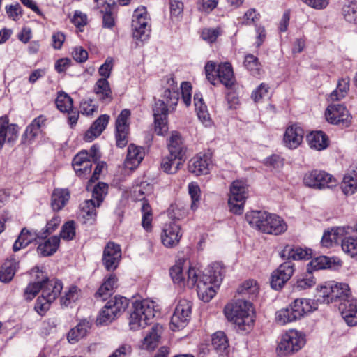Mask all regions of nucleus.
Returning <instances> with one entry per match:
<instances>
[{
    "label": "nucleus",
    "instance_id": "nucleus-24",
    "mask_svg": "<svg viewBox=\"0 0 357 357\" xmlns=\"http://www.w3.org/2000/svg\"><path fill=\"white\" fill-rule=\"evenodd\" d=\"M92 162L89 152L83 150L74 157L72 165L78 176L84 177L91 174Z\"/></svg>",
    "mask_w": 357,
    "mask_h": 357
},
{
    "label": "nucleus",
    "instance_id": "nucleus-29",
    "mask_svg": "<svg viewBox=\"0 0 357 357\" xmlns=\"http://www.w3.org/2000/svg\"><path fill=\"white\" fill-rule=\"evenodd\" d=\"M109 116L107 114H102L100 116L86 132L84 136V140L85 142H91L100 136L106 128L109 123Z\"/></svg>",
    "mask_w": 357,
    "mask_h": 357
},
{
    "label": "nucleus",
    "instance_id": "nucleus-40",
    "mask_svg": "<svg viewBox=\"0 0 357 357\" xmlns=\"http://www.w3.org/2000/svg\"><path fill=\"white\" fill-rule=\"evenodd\" d=\"M142 226L146 232H151L153 230V213L152 207L148 200L142 203Z\"/></svg>",
    "mask_w": 357,
    "mask_h": 357
},
{
    "label": "nucleus",
    "instance_id": "nucleus-49",
    "mask_svg": "<svg viewBox=\"0 0 357 357\" xmlns=\"http://www.w3.org/2000/svg\"><path fill=\"white\" fill-rule=\"evenodd\" d=\"M81 296V289L76 285H71L65 293V295L61 298V303L64 306H68L70 303L77 301Z\"/></svg>",
    "mask_w": 357,
    "mask_h": 357
},
{
    "label": "nucleus",
    "instance_id": "nucleus-35",
    "mask_svg": "<svg viewBox=\"0 0 357 357\" xmlns=\"http://www.w3.org/2000/svg\"><path fill=\"white\" fill-rule=\"evenodd\" d=\"M59 244L60 238L57 236H53L40 243L37 248V252L43 257L50 256L56 252Z\"/></svg>",
    "mask_w": 357,
    "mask_h": 357
},
{
    "label": "nucleus",
    "instance_id": "nucleus-3",
    "mask_svg": "<svg viewBox=\"0 0 357 357\" xmlns=\"http://www.w3.org/2000/svg\"><path fill=\"white\" fill-rule=\"evenodd\" d=\"M222 281V274L220 268L207 274H201L198 270V277L196 282L197 291L199 298L204 302H209L216 294V291Z\"/></svg>",
    "mask_w": 357,
    "mask_h": 357
},
{
    "label": "nucleus",
    "instance_id": "nucleus-39",
    "mask_svg": "<svg viewBox=\"0 0 357 357\" xmlns=\"http://www.w3.org/2000/svg\"><path fill=\"white\" fill-rule=\"evenodd\" d=\"M62 289V282L60 280L52 279L43 287L42 294L46 296L50 301H54L60 295Z\"/></svg>",
    "mask_w": 357,
    "mask_h": 357
},
{
    "label": "nucleus",
    "instance_id": "nucleus-57",
    "mask_svg": "<svg viewBox=\"0 0 357 357\" xmlns=\"http://www.w3.org/2000/svg\"><path fill=\"white\" fill-rule=\"evenodd\" d=\"M116 317V314L112 309L107 307L105 305L100 310L98 317L96 319L97 324H107L113 321Z\"/></svg>",
    "mask_w": 357,
    "mask_h": 357
},
{
    "label": "nucleus",
    "instance_id": "nucleus-55",
    "mask_svg": "<svg viewBox=\"0 0 357 357\" xmlns=\"http://www.w3.org/2000/svg\"><path fill=\"white\" fill-rule=\"evenodd\" d=\"M30 275L33 279L34 283H38L39 286L43 287L50 280H49L47 273L38 266H35L30 271Z\"/></svg>",
    "mask_w": 357,
    "mask_h": 357
},
{
    "label": "nucleus",
    "instance_id": "nucleus-28",
    "mask_svg": "<svg viewBox=\"0 0 357 357\" xmlns=\"http://www.w3.org/2000/svg\"><path fill=\"white\" fill-rule=\"evenodd\" d=\"M169 153L185 160L186 149L183 144L181 134L177 131H173L167 142Z\"/></svg>",
    "mask_w": 357,
    "mask_h": 357
},
{
    "label": "nucleus",
    "instance_id": "nucleus-9",
    "mask_svg": "<svg viewBox=\"0 0 357 357\" xmlns=\"http://www.w3.org/2000/svg\"><path fill=\"white\" fill-rule=\"evenodd\" d=\"M303 183L314 189L330 188L337 185V179L329 173L320 169H313L304 174Z\"/></svg>",
    "mask_w": 357,
    "mask_h": 357
},
{
    "label": "nucleus",
    "instance_id": "nucleus-51",
    "mask_svg": "<svg viewBox=\"0 0 357 357\" xmlns=\"http://www.w3.org/2000/svg\"><path fill=\"white\" fill-rule=\"evenodd\" d=\"M130 116L131 112L129 109H123L116 119L115 130H130Z\"/></svg>",
    "mask_w": 357,
    "mask_h": 357
},
{
    "label": "nucleus",
    "instance_id": "nucleus-22",
    "mask_svg": "<svg viewBox=\"0 0 357 357\" xmlns=\"http://www.w3.org/2000/svg\"><path fill=\"white\" fill-rule=\"evenodd\" d=\"M339 310L346 323L351 326L357 324V305L356 301L351 294L350 298H345L339 303Z\"/></svg>",
    "mask_w": 357,
    "mask_h": 357
},
{
    "label": "nucleus",
    "instance_id": "nucleus-23",
    "mask_svg": "<svg viewBox=\"0 0 357 357\" xmlns=\"http://www.w3.org/2000/svg\"><path fill=\"white\" fill-rule=\"evenodd\" d=\"M304 137L303 129L297 124L287 126L283 136V143L289 149L298 148L302 143Z\"/></svg>",
    "mask_w": 357,
    "mask_h": 357
},
{
    "label": "nucleus",
    "instance_id": "nucleus-58",
    "mask_svg": "<svg viewBox=\"0 0 357 357\" xmlns=\"http://www.w3.org/2000/svg\"><path fill=\"white\" fill-rule=\"evenodd\" d=\"M275 320L278 324L284 325L289 322L296 321V319L289 307L279 310L276 314Z\"/></svg>",
    "mask_w": 357,
    "mask_h": 357
},
{
    "label": "nucleus",
    "instance_id": "nucleus-50",
    "mask_svg": "<svg viewBox=\"0 0 357 357\" xmlns=\"http://www.w3.org/2000/svg\"><path fill=\"white\" fill-rule=\"evenodd\" d=\"M56 107L62 112H69L73 109V99L67 93L59 92L55 100Z\"/></svg>",
    "mask_w": 357,
    "mask_h": 357
},
{
    "label": "nucleus",
    "instance_id": "nucleus-31",
    "mask_svg": "<svg viewBox=\"0 0 357 357\" xmlns=\"http://www.w3.org/2000/svg\"><path fill=\"white\" fill-rule=\"evenodd\" d=\"M349 227H335L326 231L323 235L321 243L323 247L331 248L338 242L344 235L349 234Z\"/></svg>",
    "mask_w": 357,
    "mask_h": 357
},
{
    "label": "nucleus",
    "instance_id": "nucleus-54",
    "mask_svg": "<svg viewBox=\"0 0 357 357\" xmlns=\"http://www.w3.org/2000/svg\"><path fill=\"white\" fill-rule=\"evenodd\" d=\"M222 33V31L220 27L204 28L202 30L201 38L208 43H213Z\"/></svg>",
    "mask_w": 357,
    "mask_h": 357
},
{
    "label": "nucleus",
    "instance_id": "nucleus-43",
    "mask_svg": "<svg viewBox=\"0 0 357 357\" xmlns=\"http://www.w3.org/2000/svg\"><path fill=\"white\" fill-rule=\"evenodd\" d=\"M16 271V262L14 259L6 260L0 269V280L3 282H10Z\"/></svg>",
    "mask_w": 357,
    "mask_h": 357
},
{
    "label": "nucleus",
    "instance_id": "nucleus-18",
    "mask_svg": "<svg viewBox=\"0 0 357 357\" xmlns=\"http://www.w3.org/2000/svg\"><path fill=\"white\" fill-rule=\"evenodd\" d=\"M294 272V264L289 261L280 264L273 272L271 285L275 289H281L284 284L291 278Z\"/></svg>",
    "mask_w": 357,
    "mask_h": 357
},
{
    "label": "nucleus",
    "instance_id": "nucleus-48",
    "mask_svg": "<svg viewBox=\"0 0 357 357\" xmlns=\"http://www.w3.org/2000/svg\"><path fill=\"white\" fill-rule=\"evenodd\" d=\"M357 188L356 174L353 172L351 174L345 175L341 183V188L345 195H352Z\"/></svg>",
    "mask_w": 357,
    "mask_h": 357
},
{
    "label": "nucleus",
    "instance_id": "nucleus-52",
    "mask_svg": "<svg viewBox=\"0 0 357 357\" xmlns=\"http://www.w3.org/2000/svg\"><path fill=\"white\" fill-rule=\"evenodd\" d=\"M342 14L347 21L357 23V1H353L344 4Z\"/></svg>",
    "mask_w": 357,
    "mask_h": 357
},
{
    "label": "nucleus",
    "instance_id": "nucleus-8",
    "mask_svg": "<svg viewBox=\"0 0 357 357\" xmlns=\"http://www.w3.org/2000/svg\"><path fill=\"white\" fill-rule=\"evenodd\" d=\"M248 185L241 180H236L232 182L230 186V194L228 204L230 211L234 214H242L243 212L244 204L248 197Z\"/></svg>",
    "mask_w": 357,
    "mask_h": 357
},
{
    "label": "nucleus",
    "instance_id": "nucleus-21",
    "mask_svg": "<svg viewBox=\"0 0 357 357\" xmlns=\"http://www.w3.org/2000/svg\"><path fill=\"white\" fill-rule=\"evenodd\" d=\"M98 8L102 14V26L112 29L115 25L116 5L112 0H96Z\"/></svg>",
    "mask_w": 357,
    "mask_h": 357
},
{
    "label": "nucleus",
    "instance_id": "nucleus-15",
    "mask_svg": "<svg viewBox=\"0 0 357 357\" xmlns=\"http://www.w3.org/2000/svg\"><path fill=\"white\" fill-rule=\"evenodd\" d=\"M121 259V249L119 244L109 241L105 245L102 254V264L108 271L117 268Z\"/></svg>",
    "mask_w": 357,
    "mask_h": 357
},
{
    "label": "nucleus",
    "instance_id": "nucleus-13",
    "mask_svg": "<svg viewBox=\"0 0 357 357\" xmlns=\"http://www.w3.org/2000/svg\"><path fill=\"white\" fill-rule=\"evenodd\" d=\"M149 18L146 8L144 6L137 8L132 15V27L133 36L137 39L145 40L149 35Z\"/></svg>",
    "mask_w": 357,
    "mask_h": 357
},
{
    "label": "nucleus",
    "instance_id": "nucleus-42",
    "mask_svg": "<svg viewBox=\"0 0 357 357\" xmlns=\"http://www.w3.org/2000/svg\"><path fill=\"white\" fill-rule=\"evenodd\" d=\"M128 300L123 296H114L110 299L106 305L107 307L112 309L116 314L117 317L121 315L128 306Z\"/></svg>",
    "mask_w": 357,
    "mask_h": 357
},
{
    "label": "nucleus",
    "instance_id": "nucleus-32",
    "mask_svg": "<svg viewBox=\"0 0 357 357\" xmlns=\"http://www.w3.org/2000/svg\"><path fill=\"white\" fill-rule=\"evenodd\" d=\"M93 92L102 102L109 103L113 99L109 83L105 78H100L96 82Z\"/></svg>",
    "mask_w": 357,
    "mask_h": 357
},
{
    "label": "nucleus",
    "instance_id": "nucleus-41",
    "mask_svg": "<svg viewBox=\"0 0 357 357\" xmlns=\"http://www.w3.org/2000/svg\"><path fill=\"white\" fill-rule=\"evenodd\" d=\"M36 234L29 231L26 228L22 229L17 239L15 241L13 249L14 252H17L22 248L29 245L33 241L36 239Z\"/></svg>",
    "mask_w": 357,
    "mask_h": 357
},
{
    "label": "nucleus",
    "instance_id": "nucleus-60",
    "mask_svg": "<svg viewBox=\"0 0 357 357\" xmlns=\"http://www.w3.org/2000/svg\"><path fill=\"white\" fill-rule=\"evenodd\" d=\"M188 191L192 199L191 208L195 210L198 208L200 201V188L196 183H191L188 185Z\"/></svg>",
    "mask_w": 357,
    "mask_h": 357
},
{
    "label": "nucleus",
    "instance_id": "nucleus-46",
    "mask_svg": "<svg viewBox=\"0 0 357 357\" xmlns=\"http://www.w3.org/2000/svg\"><path fill=\"white\" fill-rule=\"evenodd\" d=\"M211 345L218 352H223L229 347L227 335L222 331H217L211 338Z\"/></svg>",
    "mask_w": 357,
    "mask_h": 357
},
{
    "label": "nucleus",
    "instance_id": "nucleus-59",
    "mask_svg": "<svg viewBox=\"0 0 357 357\" xmlns=\"http://www.w3.org/2000/svg\"><path fill=\"white\" fill-rule=\"evenodd\" d=\"M108 185L105 183H98L93 188V198L97 202V206H100L107 193Z\"/></svg>",
    "mask_w": 357,
    "mask_h": 357
},
{
    "label": "nucleus",
    "instance_id": "nucleus-11",
    "mask_svg": "<svg viewBox=\"0 0 357 357\" xmlns=\"http://www.w3.org/2000/svg\"><path fill=\"white\" fill-rule=\"evenodd\" d=\"M192 303L187 299H181L171 318L170 328L172 331H178L188 324L192 313Z\"/></svg>",
    "mask_w": 357,
    "mask_h": 357
},
{
    "label": "nucleus",
    "instance_id": "nucleus-2",
    "mask_svg": "<svg viewBox=\"0 0 357 357\" xmlns=\"http://www.w3.org/2000/svg\"><path fill=\"white\" fill-rule=\"evenodd\" d=\"M245 218L250 225L266 234L279 235L287 229L281 218L265 211H251L246 214Z\"/></svg>",
    "mask_w": 357,
    "mask_h": 357
},
{
    "label": "nucleus",
    "instance_id": "nucleus-16",
    "mask_svg": "<svg viewBox=\"0 0 357 357\" xmlns=\"http://www.w3.org/2000/svg\"><path fill=\"white\" fill-rule=\"evenodd\" d=\"M182 236L181 226L174 220L164 226L160 235L161 242L166 248H172L178 245Z\"/></svg>",
    "mask_w": 357,
    "mask_h": 357
},
{
    "label": "nucleus",
    "instance_id": "nucleus-12",
    "mask_svg": "<svg viewBox=\"0 0 357 357\" xmlns=\"http://www.w3.org/2000/svg\"><path fill=\"white\" fill-rule=\"evenodd\" d=\"M175 109H172L164 100H158L155 101L153 107V112L154 116V130L158 135H165L169 130L167 114L172 112Z\"/></svg>",
    "mask_w": 357,
    "mask_h": 357
},
{
    "label": "nucleus",
    "instance_id": "nucleus-53",
    "mask_svg": "<svg viewBox=\"0 0 357 357\" xmlns=\"http://www.w3.org/2000/svg\"><path fill=\"white\" fill-rule=\"evenodd\" d=\"M97 202L94 199L85 200L81 206L83 217L87 220L96 216Z\"/></svg>",
    "mask_w": 357,
    "mask_h": 357
},
{
    "label": "nucleus",
    "instance_id": "nucleus-34",
    "mask_svg": "<svg viewBox=\"0 0 357 357\" xmlns=\"http://www.w3.org/2000/svg\"><path fill=\"white\" fill-rule=\"evenodd\" d=\"M70 197L68 189L56 188L54 190L51 197V206L54 211L61 210L68 203Z\"/></svg>",
    "mask_w": 357,
    "mask_h": 357
},
{
    "label": "nucleus",
    "instance_id": "nucleus-62",
    "mask_svg": "<svg viewBox=\"0 0 357 357\" xmlns=\"http://www.w3.org/2000/svg\"><path fill=\"white\" fill-rule=\"evenodd\" d=\"M80 112L86 116H92L98 111V105L93 103L92 99L83 100L80 103Z\"/></svg>",
    "mask_w": 357,
    "mask_h": 357
},
{
    "label": "nucleus",
    "instance_id": "nucleus-27",
    "mask_svg": "<svg viewBox=\"0 0 357 357\" xmlns=\"http://www.w3.org/2000/svg\"><path fill=\"white\" fill-rule=\"evenodd\" d=\"M311 255V250L303 249L301 247L290 245H286L280 252V256L287 260L309 259Z\"/></svg>",
    "mask_w": 357,
    "mask_h": 357
},
{
    "label": "nucleus",
    "instance_id": "nucleus-17",
    "mask_svg": "<svg viewBox=\"0 0 357 357\" xmlns=\"http://www.w3.org/2000/svg\"><path fill=\"white\" fill-rule=\"evenodd\" d=\"M211 166L212 154L211 153H199L188 162L189 172L196 176L208 174Z\"/></svg>",
    "mask_w": 357,
    "mask_h": 357
},
{
    "label": "nucleus",
    "instance_id": "nucleus-25",
    "mask_svg": "<svg viewBox=\"0 0 357 357\" xmlns=\"http://www.w3.org/2000/svg\"><path fill=\"white\" fill-rule=\"evenodd\" d=\"M144 157V149L141 146L130 144L128 146L127 155L123 163L125 169H135L139 165Z\"/></svg>",
    "mask_w": 357,
    "mask_h": 357
},
{
    "label": "nucleus",
    "instance_id": "nucleus-47",
    "mask_svg": "<svg viewBox=\"0 0 357 357\" xmlns=\"http://www.w3.org/2000/svg\"><path fill=\"white\" fill-rule=\"evenodd\" d=\"M152 191V185L149 183H142L140 185L134 188L132 192V197L135 202L143 203L144 200H147L146 196L151 195Z\"/></svg>",
    "mask_w": 357,
    "mask_h": 357
},
{
    "label": "nucleus",
    "instance_id": "nucleus-64",
    "mask_svg": "<svg viewBox=\"0 0 357 357\" xmlns=\"http://www.w3.org/2000/svg\"><path fill=\"white\" fill-rule=\"evenodd\" d=\"M53 301H50L46 296L42 294L37 298L34 308L40 315L43 316L49 310L50 304Z\"/></svg>",
    "mask_w": 357,
    "mask_h": 357
},
{
    "label": "nucleus",
    "instance_id": "nucleus-45",
    "mask_svg": "<svg viewBox=\"0 0 357 357\" xmlns=\"http://www.w3.org/2000/svg\"><path fill=\"white\" fill-rule=\"evenodd\" d=\"M342 250L352 257H357V236H344L342 240Z\"/></svg>",
    "mask_w": 357,
    "mask_h": 357
},
{
    "label": "nucleus",
    "instance_id": "nucleus-61",
    "mask_svg": "<svg viewBox=\"0 0 357 357\" xmlns=\"http://www.w3.org/2000/svg\"><path fill=\"white\" fill-rule=\"evenodd\" d=\"M259 287L257 282L253 280H249L243 282L238 288V293L242 294H250L254 296L258 292Z\"/></svg>",
    "mask_w": 357,
    "mask_h": 357
},
{
    "label": "nucleus",
    "instance_id": "nucleus-20",
    "mask_svg": "<svg viewBox=\"0 0 357 357\" xmlns=\"http://www.w3.org/2000/svg\"><path fill=\"white\" fill-rule=\"evenodd\" d=\"M165 82L163 86L164 93L162 100L172 109H176V107L178 102V93L177 83L174 80L172 75L166 76L163 79Z\"/></svg>",
    "mask_w": 357,
    "mask_h": 357
},
{
    "label": "nucleus",
    "instance_id": "nucleus-36",
    "mask_svg": "<svg viewBox=\"0 0 357 357\" xmlns=\"http://www.w3.org/2000/svg\"><path fill=\"white\" fill-rule=\"evenodd\" d=\"M185 160L169 154L162 158L160 163L161 169L167 174H176L183 165Z\"/></svg>",
    "mask_w": 357,
    "mask_h": 357
},
{
    "label": "nucleus",
    "instance_id": "nucleus-38",
    "mask_svg": "<svg viewBox=\"0 0 357 357\" xmlns=\"http://www.w3.org/2000/svg\"><path fill=\"white\" fill-rule=\"evenodd\" d=\"M162 327L157 325L153 326L149 334L144 337L143 347L147 350L155 349L160 342Z\"/></svg>",
    "mask_w": 357,
    "mask_h": 357
},
{
    "label": "nucleus",
    "instance_id": "nucleus-63",
    "mask_svg": "<svg viewBox=\"0 0 357 357\" xmlns=\"http://www.w3.org/2000/svg\"><path fill=\"white\" fill-rule=\"evenodd\" d=\"M61 237L66 241L73 239L75 236V223L74 221H68L65 223L60 233Z\"/></svg>",
    "mask_w": 357,
    "mask_h": 357
},
{
    "label": "nucleus",
    "instance_id": "nucleus-4",
    "mask_svg": "<svg viewBox=\"0 0 357 357\" xmlns=\"http://www.w3.org/2000/svg\"><path fill=\"white\" fill-rule=\"evenodd\" d=\"M154 302L149 300L136 301L132 304V310L129 318V326L131 330L144 328L155 317Z\"/></svg>",
    "mask_w": 357,
    "mask_h": 357
},
{
    "label": "nucleus",
    "instance_id": "nucleus-37",
    "mask_svg": "<svg viewBox=\"0 0 357 357\" xmlns=\"http://www.w3.org/2000/svg\"><path fill=\"white\" fill-rule=\"evenodd\" d=\"M308 144L311 148L321 151L328 146V138L322 131L312 132L307 137Z\"/></svg>",
    "mask_w": 357,
    "mask_h": 357
},
{
    "label": "nucleus",
    "instance_id": "nucleus-26",
    "mask_svg": "<svg viewBox=\"0 0 357 357\" xmlns=\"http://www.w3.org/2000/svg\"><path fill=\"white\" fill-rule=\"evenodd\" d=\"M290 309L296 319L317 309V303L314 301L305 298H297L291 304Z\"/></svg>",
    "mask_w": 357,
    "mask_h": 357
},
{
    "label": "nucleus",
    "instance_id": "nucleus-14",
    "mask_svg": "<svg viewBox=\"0 0 357 357\" xmlns=\"http://www.w3.org/2000/svg\"><path fill=\"white\" fill-rule=\"evenodd\" d=\"M326 120L335 125L347 127L351 123V116L347 108L340 104L329 105L325 112Z\"/></svg>",
    "mask_w": 357,
    "mask_h": 357
},
{
    "label": "nucleus",
    "instance_id": "nucleus-44",
    "mask_svg": "<svg viewBox=\"0 0 357 357\" xmlns=\"http://www.w3.org/2000/svg\"><path fill=\"white\" fill-rule=\"evenodd\" d=\"M243 65L252 75L256 76L261 74L262 66L258 58L252 54H248L245 56Z\"/></svg>",
    "mask_w": 357,
    "mask_h": 357
},
{
    "label": "nucleus",
    "instance_id": "nucleus-6",
    "mask_svg": "<svg viewBox=\"0 0 357 357\" xmlns=\"http://www.w3.org/2000/svg\"><path fill=\"white\" fill-rule=\"evenodd\" d=\"M185 260L179 259L176 264L169 269L170 276L174 284L180 287H193L197 280L198 270L189 268L184 271Z\"/></svg>",
    "mask_w": 357,
    "mask_h": 357
},
{
    "label": "nucleus",
    "instance_id": "nucleus-33",
    "mask_svg": "<svg viewBox=\"0 0 357 357\" xmlns=\"http://www.w3.org/2000/svg\"><path fill=\"white\" fill-rule=\"evenodd\" d=\"M91 326V324L89 321L85 319L82 320L75 327L71 328L68 333V341L71 344L77 342L86 335Z\"/></svg>",
    "mask_w": 357,
    "mask_h": 357
},
{
    "label": "nucleus",
    "instance_id": "nucleus-10",
    "mask_svg": "<svg viewBox=\"0 0 357 357\" xmlns=\"http://www.w3.org/2000/svg\"><path fill=\"white\" fill-rule=\"evenodd\" d=\"M305 344V339L298 331L291 330L282 335L277 351L280 356H287L300 350Z\"/></svg>",
    "mask_w": 357,
    "mask_h": 357
},
{
    "label": "nucleus",
    "instance_id": "nucleus-1",
    "mask_svg": "<svg viewBox=\"0 0 357 357\" xmlns=\"http://www.w3.org/2000/svg\"><path fill=\"white\" fill-rule=\"evenodd\" d=\"M224 314L229 321L236 324L241 330L250 329L255 321L253 306L250 302L244 300L226 305Z\"/></svg>",
    "mask_w": 357,
    "mask_h": 357
},
{
    "label": "nucleus",
    "instance_id": "nucleus-30",
    "mask_svg": "<svg viewBox=\"0 0 357 357\" xmlns=\"http://www.w3.org/2000/svg\"><path fill=\"white\" fill-rule=\"evenodd\" d=\"M117 282L118 278L115 274L111 273L105 276L102 284L96 292L95 297L96 298L106 300L107 297L113 294L114 289L117 288Z\"/></svg>",
    "mask_w": 357,
    "mask_h": 357
},
{
    "label": "nucleus",
    "instance_id": "nucleus-19",
    "mask_svg": "<svg viewBox=\"0 0 357 357\" xmlns=\"http://www.w3.org/2000/svg\"><path fill=\"white\" fill-rule=\"evenodd\" d=\"M18 132L17 125L10 123L7 116L0 117V150L6 142L14 143L18 137Z\"/></svg>",
    "mask_w": 357,
    "mask_h": 357
},
{
    "label": "nucleus",
    "instance_id": "nucleus-5",
    "mask_svg": "<svg viewBox=\"0 0 357 357\" xmlns=\"http://www.w3.org/2000/svg\"><path fill=\"white\" fill-rule=\"evenodd\" d=\"M205 73L207 79L213 85L220 82L230 89L236 82L231 64L229 62L221 63L217 67L215 62L208 61L205 66Z\"/></svg>",
    "mask_w": 357,
    "mask_h": 357
},
{
    "label": "nucleus",
    "instance_id": "nucleus-56",
    "mask_svg": "<svg viewBox=\"0 0 357 357\" xmlns=\"http://www.w3.org/2000/svg\"><path fill=\"white\" fill-rule=\"evenodd\" d=\"M331 266L330 259L326 256H319L314 258L308 264V271L325 269Z\"/></svg>",
    "mask_w": 357,
    "mask_h": 357
},
{
    "label": "nucleus",
    "instance_id": "nucleus-7",
    "mask_svg": "<svg viewBox=\"0 0 357 357\" xmlns=\"http://www.w3.org/2000/svg\"><path fill=\"white\" fill-rule=\"evenodd\" d=\"M319 296L322 301L327 303L342 301L345 298H350L351 294L349 285L346 283L326 282L319 289Z\"/></svg>",
    "mask_w": 357,
    "mask_h": 357
}]
</instances>
